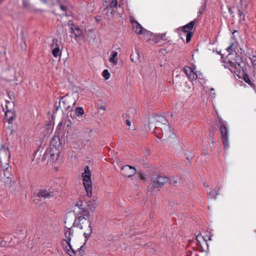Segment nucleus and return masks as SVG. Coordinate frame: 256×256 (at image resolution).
Returning a JSON list of instances; mask_svg holds the SVG:
<instances>
[{
  "label": "nucleus",
  "instance_id": "f257e3e1",
  "mask_svg": "<svg viewBox=\"0 0 256 256\" xmlns=\"http://www.w3.org/2000/svg\"><path fill=\"white\" fill-rule=\"evenodd\" d=\"M90 211L84 212L82 210V213H80V216L76 217L73 226L78 227L82 230H84V234L85 238H88L92 234V220L94 218V207L90 208Z\"/></svg>",
  "mask_w": 256,
  "mask_h": 256
},
{
  "label": "nucleus",
  "instance_id": "f03ea898",
  "mask_svg": "<svg viewBox=\"0 0 256 256\" xmlns=\"http://www.w3.org/2000/svg\"><path fill=\"white\" fill-rule=\"evenodd\" d=\"M6 145H1L0 150V156L5 155L6 159L5 162H3L0 160L1 164V170H3V176H1V180L6 185L8 184L14 183V182H12V174L11 172V168L9 167V158L10 153L8 150V148H6Z\"/></svg>",
  "mask_w": 256,
  "mask_h": 256
},
{
  "label": "nucleus",
  "instance_id": "7ed1b4c3",
  "mask_svg": "<svg viewBox=\"0 0 256 256\" xmlns=\"http://www.w3.org/2000/svg\"><path fill=\"white\" fill-rule=\"evenodd\" d=\"M62 148V145H50L49 147L47 148L42 160H44L47 157H48V161L50 162H56L60 156V150Z\"/></svg>",
  "mask_w": 256,
  "mask_h": 256
},
{
  "label": "nucleus",
  "instance_id": "20e7f679",
  "mask_svg": "<svg viewBox=\"0 0 256 256\" xmlns=\"http://www.w3.org/2000/svg\"><path fill=\"white\" fill-rule=\"evenodd\" d=\"M151 120L152 122L148 124V128L146 127V130H148H148L150 131L154 128L153 132L156 133L157 131L160 130V128H159L160 126L164 125V126H167L168 120L163 116H156L154 118H152ZM162 129V128H160V130Z\"/></svg>",
  "mask_w": 256,
  "mask_h": 256
},
{
  "label": "nucleus",
  "instance_id": "39448f33",
  "mask_svg": "<svg viewBox=\"0 0 256 256\" xmlns=\"http://www.w3.org/2000/svg\"><path fill=\"white\" fill-rule=\"evenodd\" d=\"M168 177L161 176H153L152 178V186L148 188L149 191L152 192L158 190L165 184L168 182Z\"/></svg>",
  "mask_w": 256,
  "mask_h": 256
},
{
  "label": "nucleus",
  "instance_id": "423d86ee",
  "mask_svg": "<svg viewBox=\"0 0 256 256\" xmlns=\"http://www.w3.org/2000/svg\"><path fill=\"white\" fill-rule=\"evenodd\" d=\"M84 172L82 174L83 184L87 192L88 197L92 196V183L90 180L91 172L88 166H86L84 169Z\"/></svg>",
  "mask_w": 256,
  "mask_h": 256
},
{
  "label": "nucleus",
  "instance_id": "0eeeda50",
  "mask_svg": "<svg viewBox=\"0 0 256 256\" xmlns=\"http://www.w3.org/2000/svg\"><path fill=\"white\" fill-rule=\"evenodd\" d=\"M218 118L223 144H228V132L226 126V122L218 116Z\"/></svg>",
  "mask_w": 256,
  "mask_h": 256
},
{
  "label": "nucleus",
  "instance_id": "6e6552de",
  "mask_svg": "<svg viewBox=\"0 0 256 256\" xmlns=\"http://www.w3.org/2000/svg\"><path fill=\"white\" fill-rule=\"evenodd\" d=\"M34 195L43 199L50 198L55 195V191L52 188H42L36 192Z\"/></svg>",
  "mask_w": 256,
  "mask_h": 256
},
{
  "label": "nucleus",
  "instance_id": "1a4fd4ad",
  "mask_svg": "<svg viewBox=\"0 0 256 256\" xmlns=\"http://www.w3.org/2000/svg\"><path fill=\"white\" fill-rule=\"evenodd\" d=\"M130 21L132 24V29L136 34H143L144 35H148L150 32L144 29L142 25L133 16H130Z\"/></svg>",
  "mask_w": 256,
  "mask_h": 256
},
{
  "label": "nucleus",
  "instance_id": "9d476101",
  "mask_svg": "<svg viewBox=\"0 0 256 256\" xmlns=\"http://www.w3.org/2000/svg\"><path fill=\"white\" fill-rule=\"evenodd\" d=\"M194 24L195 20L191 21L182 28V32L186 34V42L187 43L190 42L193 33L191 31L194 28Z\"/></svg>",
  "mask_w": 256,
  "mask_h": 256
},
{
  "label": "nucleus",
  "instance_id": "9b49d317",
  "mask_svg": "<svg viewBox=\"0 0 256 256\" xmlns=\"http://www.w3.org/2000/svg\"><path fill=\"white\" fill-rule=\"evenodd\" d=\"M122 174L125 177L130 178L136 173V170L134 167L129 165H126L121 168Z\"/></svg>",
  "mask_w": 256,
  "mask_h": 256
},
{
  "label": "nucleus",
  "instance_id": "f8f14e48",
  "mask_svg": "<svg viewBox=\"0 0 256 256\" xmlns=\"http://www.w3.org/2000/svg\"><path fill=\"white\" fill-rule=\"evenodd\" d=\"M237 60L236 62H234L232 61H228L227 64L229 68V70L231 72L236 73L238 71V69L240 66V62H242V58L241 57L238 56L236 57Z\"/></svg>",
  "mask_w": 256,
  "mask_h": 256
},
{
  "label": "nucleus",
  "instance_id": "ddd939ff",
  "mask_svg": "<svg viewBox=\"0 0 256 256\" xmlns=\"http://www.w3.org/2000/svg\"><path fill=\"white\" fill-rule=\"evenodd\" d=\"M66 240H65L66 244L69 246V249L66 250L67 253L70 255V256H74L76 255V252L72 248V246L70 244V242L71 240L70 234L71 232L70 231V228L68 230H66L64 232Z\"/></svg>",
  "mask_w": 256,
  "mask_h": 256
},
{
  "label": "nucleus",
  "instance_id": "4468645a",
  "mask_svg": "<svg viewBox=\"0 0 256 256\" xmlns=\"http://www.w3.org/2000/svg\"><path fill=\"white\" fill-rule=\"evenodd\" d=\"M184 71L190 80H192L197 78V74L194 72L190 66H186L184 68Z\"/></svg>",
  "mask_w": 256,
  "mask_h": 256
},
{
  "label": "nucleus",
  "instance_id": "2eb2a0df",
  "mask_svg": "<svg viewBox=\"0 0 256 256\" xmlns=\"http://www.w3.org/2000/svg\"><path fill=\"white\" fill-rule=\"evenodd\" d=\"M70 32L73 34L76 38H79L82 35L81 29L74 24H72Z\"/></svg>",
  "mask_w": 256,
  "mask_h": 256
},
{
  "label": "nucleus",
  "instance_id": "dca6fc26",
  "mask_svg": "<svg viewBox=\"0 0 256 256\" xmlns=\"http://www.w3.org/2000/svg\"><path fill=\"white\" fill-rule=\"evenodd\" d=\"M148 34L150 35V38H148V40L150 42H153L154 44H158L159 45H161L160 43L161 40L160 38V34H153L150 32Z\"/></svg>",
  "mask_w": 256,
  "mask_h": 256
},
{
  "label": "nucleus",
  "instance_id": "f3484780",
  "mask_svg": "<svg viewBox=\"0 0 256 256\" xmlns=\"http://www.w3.org/2000/svg\"><path fill=\"white\" fill-rule=\"evenodd\" d=\"M68 102V101H66V100H64V98H62L58 102V106H56V104L54 105V106L56 107V110L57 111L60 106L64 108L66 110H69L70 108V106H67Z\"/></svg>",
  "mask_w": 256,
  "mask_h": 256
},
{
  "label": "nucleus",
  "instance_id": "a211bd4d",
  "mask_svg": "<svg viewBox=\"0 0 256 256\" xmlns=\"http://www.w3.org/2000/svg\"><path fill=\"white\" fill-rule=\"evenodd\" d=\"M60 5V9L65 12L68 10V0H60L56 2Z\"/></svg>",
  "mask_w": 256,
  "mask_h": 256
},
{
  "label": "nucleus",
  "instance_id": "6ab92c4d",
  "mask_svg": "<svg viewBox=\"0 0 256 256\" xmlns=\"http://www.w3.org/2000/svg\"><path fill=\"white\" fill-rule=\"evenodd\" d=\"M88 40L89 42H94L95 38H96V34H94V32L93 31V30H88Z\"/></svg>",
  "mask_w": 256,
  "mask_h": 256
},
{
  "label": "nucleus",
  "instance_id": "aec40b11",
  "mask_svg": "<svg viewBox=\"0 0 256 256\" xmlns=\"http://www.w3.org/2000/svg\"><path fill=\"white\" fill-rule=\"evenodd\" d=\"M130 60L135 63L140 62V55L138 51H136V54H132L130 56Z\"/></svg>",
  "mask_w": 256,
  "mask_h": 256
},
{
  "label": "nucleus",
  "instance_id": "412c9836",
  "mask_svg": "<svg viewBox=\"0 0 256 256\" xmlns=\"http://www.w3.org/2000/svg\"><path fill=\"white\" fill-rule=\"evenodd\" d=\"M15 114L14 112L11 110H7V111L5 113V116L7 120L10 122L12 121L14 118H15Z\"/></svg>",
  "mask_w": 256,
  "mask_h": 256
},
{
  "label": "nucleus",
  "instance_id": "4be33fe9",
  "mask_svg": "<svg viewBox=\"0 0 256 256\" xmlns=\"http://www.w3.org/2000/svg\"><path fill=\"white\" fill-rule=\"evenodd\" d=\"M118 56V52L113 51L112 52V55L111 57L109 59V61L110 62L112 63L114 65L117 64L118 62L116 58Z\"/></svg>",
  "mask_w": 256,
  "mask_h": 256
},
{
  "label": "nucleus",
  "instance_id": "5701e85b",
  "mask_svg": "<svg viewBox=\"0 0 256 256\" xmlns=\"http://www.w3.org/2000/svg\"><path fill=\"white\" fill-rule=\"evenodd\" d=\"M52 54L55 58L60 56L62 54V52L60 47H54L52 50Z\"/></svg>",
  "mask_w": 256,
  "mask_h": 256
},
{
  "label": "nucleus",
  "instance_id": "b1692460",
  "mask_svg": "<svg viewBox=\"0 0 256 256\" xmlns=\"http://www.w3.org/2000/svg\"><path fill=\"white\" fill-rule=\"evenodd\" d=\"M238 18H239V22H244L245 20V14H244L240 9L238 10Z\"/></svg>",
  "mask_w": 256,
  "mask_h": 256
},
{
  "label": "nucleus",
  "instance_id": "393cba45",
  "mask_svg": "<svg viewBox=\"0 0 256 256\" xmlns=\"http://www.w3.org/2000/svg\"><path fill=\"white\" fill-rule=\"evenodd\" d=\"M206 191L208 194H211L214 198H216L218 195V190H214L210 189H206Z\"/></svg>",
  "mask_w": 256,
  "mask_h": 256
},
{
  "label": "nucleus",
  "instance_id": "a878e982",
  "mask_svg": "<svg viewBox=\"0 0 256 256\" xmlns=\"http://www.w3.org/2000/svg\"><path fill=\"white\" fill-rule=\"evenodd\" d=\"M75 113L78 116H82L84 114V110L81 107H78L75 110Z\"/></svg>",
  "mask_w": 256,
  "mask_h": 256
},
{
  "label": "nucleus",
  "instance_id": "bb28decb",
  "mask_svg": "<svg viewBox=\"0 0 256 256\" xmlns=\"http://www.w3.org/2000/svg\"><path fill=\"white\" fill-rule=\"evenodd\" d=\"M23 6L27 9L30 8L31 5L30 2V0H22Z\"/></svg>",
  "mask_w": 256,
  "mask_h": 256
},
{
  "label": "nucleus",
  "instance_id": "cd10ccee",
  "mask_svg": "<svg viewBox=\"0 0 256 256\" xmlns=\"http://www.w3.org/2000/svg\"><path fill=\"white\" fill-rule=\"evenodd\" d=\"M102 75L106 80H108L110 77V74L108 70H104L102 72Z\"/></svg>",
  "mask_w": 256,
  "mask_h": 256
},
{
  "label": "nucleus",
  "instance_id": "c85d7f7f",
  "mask_svg": "<svg viewBox=\"0 0 256 256\" xmlns=\"http://www.w3.org/2000/svg\"><path fill=\"white\" fill-rule=\"evenodd\" d=\"M60 42L57 38H54L52 40V47H60Z\"/></svg>",
  "mask_w": 256,
  "mask_h": 256
},
{
  "label": "nucleus",
  "instance_id": "c756f323",
  "mask_svg": "<svg viewBox=\"0 0 256 256\" xmlns=\"http://www.w3.org/2000/svg\"><path fill=\"white\" fill-rule=\"evenodd\" d=\"M251 0H240V4L242 6H244V8H246L250 2Z\"/></svg>",
  "mask_w": 256,
  "mask_h": 256
},
{
  "label": "nucleus",
  "instance_id": "7c9ffc66",
  "mask_svg": "<svg viewBox=\"0 0 256 256\" xmlns=\"http://www.w3.org/2000/svg\"><path fill=\"white\" fill-rule=\"evenodd\" d=\"M118 6L117 0H112L110 4V7L111 8H116Z\"/></svg>",
  "mask_w": 256,
  "mask_h": 256
},
{
  "label": "nucleus",
  "instance_id": "2f4dec72",
  "mask_svg": "<svg viewBox=\"0 0 256 256\" xmlns=\"http://www.w3.org/2000/svg\"><path fill=\"white\" fill-rule=\"evenodd\" d=\"M234 44H232L228 47L227 48L226 50L230 54L232 51L234 50Z\"/></svg>",
  "mask_w": 256,
  "mask_h": 256
},
{
  "label": "nucleus",
  "instance_id": "473e14b6",
  "mask_svg": "<svg viewBox=\"0 0 256 256\" xmlns=\"http://www.w3.org/2000/svg\"><path fill=\"white\" fill-rule=\"evenodd\" d=\"M43 149L44 148L41 146V145H38V146L36 148V150H35V152H34L35 156H36L38 154V153L39 151H40V153H41L42 150H43Z\"/></svg>",
  "mask_w": 256,
  "mask_h": 256
},
{
  "label": "nucleus",
  "instance_id": "72a5a7b5",
  "mask_svg": "<svg viewBox=\"0 0 256 256\" xmlns=\"http://www.w3.org/2000/svg\"><path fill=\"white\" fill-rule=\"evenodd\" d=\"M251 62L254 68H256V56H252L251 58Z\"/></svg>",
  "mask_w": 256,
  "mask_h": 256
},
{
  "label": "nucleus",
  "instance_id": "f704fd0d",
  "mask_svg": "<svg viewBox=\"0 0 256 256\" xmlns=\"http://www.w3.org/2000/svg\"><path fill=\"white\" fill-rule=\"evenodd\" d=\"M160 38L161 40L166 41L168 40L166 34H160Z\"/></svg>",
  "mask_w": 256,
  "mask_h": 256
},
{
  "label": "nucleus",
  "instance_id": "c9c22d12",
  "mask_svg": "<svg viewBox=\"0 0 256 256\" xmlns=\"http://www.w3.org/2000/svg\"><path fill=\"white\" fill-rule=\"evenodd\" d=\"M244 80L246 82L247 84H252L251 81L248 78V76H244Z\"/></svg>",
  "mask_w": 256,
  "mask_h": 256
},
{
  "label": "nucleus",
  "instance_id": "e433bc0d",
  "mask_svg": "<svg viewBox=\"0 0 256 256\" xmlns=\"http://www.w3.org/2000/svg\"><path fill=\"white\" fill-rule=\"evenodd\" d=\"M204 240L206 242L207 240H212V236H208V235H206V236H204Z\"/></svg>",
  "mask_w": 256,
  "mask_h": 256
},
{
  "label": "nucleus",
  "instance_id": "4c0bfd02",
  "mask_svg": "<svg viewBox=\"0 0 256 256\" xmlns=\"http://www.w3.org/2000/svg\"><path fill=\"white\" fill-rule=\"evenodd\" d=\"M204 10V6H202L201 8L200 9L199 11L198 12V16H201L202 14L203 13Z\"/></svg>",
  "mask_w": 256,
  "mask_h": 256
},
{
  "label": "nucleus",
  "instance_id": "58836bf2",
  "mask_svg": "<svg viewBox=\"0 0 256 256\" xmlns=\"http://www.w3.org/2000/svg\"><path fill=\"white\" fill-rule=\"evenodd\" d=\"M106 110V106H102L100 107H98L97 106V113L99 112V110Z\"/></svg>",
  "mask_w": 256,
  "mask_h": 256
},
{
  "label": "nucleus",
  "instance_id": "ea45409f",
  "mask_svg": "<svg viewBox=\"0 0 256 256\" xmlns=\"http://www.w3.org/2000/svg\"><path fill=\"white\" fill-rule=\"evenodd\" d=\"M62 122H60L58 124V126H57V128H56V132H59L60 131V126H62Z\"/></svg>",
  "mask_w": 256,
  "mask_h": 256
},
{
  "label": "nucleus",
  "instance_id": "a19ab883",
  "mask_svg": "<svg viewBox=\"0 0 256 256\" xmlns=\"http://www.w3.org/2000/svg\"><path fill=\"white\" fill-rule=\"evenodd\" d=\"M126 124H127L128 126L129 127L130 126L131 122H130V120H129L127 119L126 120Z\"/></svg>",
  "mask_w": 256,
  "mask_h": 256
},
{
  "label": "nucleus",
  "instance_id": "79ce46f5",
  "mask_svg": "<svg viewBox=\"0 0 256 256\" xmlns=\"http://www.w3.org/2000/svg\"><path fill=\"white\" fill-rule=\"evenodd\" d=\"M228 11L230 14H233V12L232 10V8H228Z\"/></svg>",
  "mask_w": 256,
  "mask_h": 256
},
{
  "label": "nucleus",
  "instance_id": "37998d69",
  "mask_svg": "<svg viewBox=\"0 0 256 256\" xmlns=\"http://www.w3.org/2000/svg\"><path fill=\"white\" fill-rule=\"evenodd\" d=\"M143 133H144V134L143 136H142V138H144L146 137V133H145L144 132H143Z\"/></svg>",
  "mask_w": 256,
  "mask_h": 256
},
{
  "label": "nucleus",
  "instance_id": "c03bdc74",
  "mask_svg": "<svg viewBox=\"0 0 256 256\" xmlns=\"http://www.w3.org/2000/svg\"><path fill=\"white\" fill-rule=\"evenodd\" d=\"M76 206H78V208L80 209H82V208H80V206H82V204L79 205L78 204H76Z\"/></svg>",
  "mask_w": 256,
  "mask_h": 256
},
{
  "label": "nucleus",
  "instance_id": "a18cd8bd",
  "mask_svg": "<svg viewBox=\"0 0 256 256\" xmlns=\"http://www.w3.org/2000/svg\"><path fill=\"white\" fill-rule=\"evenodd\" d=\"M228 146H229V145H226V144H224V148H226V147H228Z\"/></svg>",
  "mask_w": 256,
  "mask_h": 256
},
{
  "label": "nucleus",
  "instance_id": "49530a36",
  "mask_svg": "<svg viewBox=\"0 0 256 256\" xmlns=\"http://www.w3.org/2000/svg\"><path fill=\"white\" fill-rule=\"evenodd\" d=\"M170 133L171 134H172V136H175L174 134L172 133V132H170Z\"/></svg>",
  "mask_w": 256,
  "mask_h": 256
},
{
  "label": "nucleus",
  "instance_id": "de8ad7c7",
  "mask_svg": "<svg viewBox=\"0 0 256 256\" xmlns=\"http://www.w3.org/2000/svg\"><path fill=\"white\" fill-rule=\"evenodd\" d=\"M42 2H46V0H41Z\"/></svg>",
  "mask_w": 256,
  "mask_h": 256
},
{
  "label": "nucleus",
  "instance_id": "09e8293b",
  "mask_svg": "<svg viewBox=\"0 0 256 256\" xmlns=\"http://www.w3.org/2000/svg\"><path fill=\"white\" fill-rule=\"evenodd\" d=\"M140 176H141V178H142V179H144V178L142 176V174H141V175H140Z\"/></svg>",
  "mask_w": 256,
  "mask_h": 256
},
{
  "label": "nucleus",
  "instance_id": "8fccbe9b",
  "mask_svg": "<svg viewBox=\"0 0 256 256\" xmlns=\"http://www.w3.org/2000/svg\"><path fill=\"white\" fill-rule=\"evenodd\" d=\"M237 30H234V32H233V34H234V32H236Z\"/></svg>",
  "mask_w": 256,
  "mask_h": 256
},
{
  "label": "nucleus",
  "instance_id": "3c124183",
  "mask_svg": "<svg viewBox=\"0 0 256 256\" xmlns=\"http://www.w3.org/2000/svg\"><path fill=\"white\" fill-rule=\"evenodd\" d=\"M103 114H100V116L102 117V115Z\"/></svg>",
  "mask_w": 256,
  "mask_h": 256
},
{
  "label": "nucleus",
  "instance_id": "603ef678",
  "mask_svg": "<svg viewBox=\"0 0 256 256\" xmlns=\"http://www.w3.org/2000/svg\"><path fill=\"white\" fill-rule=\"evenodd\" d=\"M1 2V0H0V2Z\"/></svg>",
  "mask_w": 256,
  "mask_h": 256
}]
</instances>
